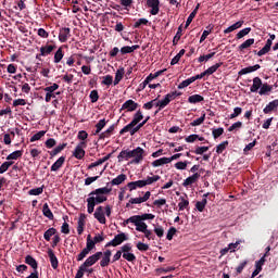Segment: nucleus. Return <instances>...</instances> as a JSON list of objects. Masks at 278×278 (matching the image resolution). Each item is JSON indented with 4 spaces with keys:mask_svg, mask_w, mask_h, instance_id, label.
<instances>
[{
    "mask_svg": "<svg viewBox=\"0 0 278 278\" xmlns=\"http://www.w3.org/2000/svg\"><path fill=\"white\" fill-rule=\"evenodd\" d=\"M112 187L110 182H106L105 187H98L90 191L89 197L87 198V212L88 214H93L96 204L105 202L108 200V193H111Z\"/></svg>",
    "mask_w": 278,
    "mask_h": 278,
    "instance_id": "obj_1",
    "label": "nucleus"
},
{
    "mask_svg": "<svg viewBox=\"0 0 278 278\" xmlns=\"http://www.w3.org/2000/svg\"><path fill=\"white\" fill-rule=\"evenodd\" d=\"M144 154V148L138 146L137 148H134V150H122L117 159L119 162L123 161L124 159H126V161H128V159H131L130 163L138 164L141 163V161H143Z\"/></svg>",
    "mask_w": 278,
    "mask_h": 278,
    "instance_id": "obj_2",
    "label": "nucleus"
},
{
    "mask_svg": "<svg viewBox=\"0 0 278 278\" xmlns=\"http://www.w3.org/2000/svg\"><path fill=\"white\" fill-rule=\"evenodd\" d=\"M101 257H103V253L101 251L94 253V255H90L89 257H87L84 264L79 266L75 278H83L85 275V270H87V266H94V264H97V262H99Z\"/></svg>",
    "mask_w": 278,
    "mask_h": 278,
    "instance_id": "obj_3",
    "label": "nucleus"
},
{
    "mask_svg": "<svg viewBox=\"0 0 278 278\" xmlns=\"http://www.w3.org/2000/svg\"><path fill=\"white\" fill-rule=\"evenodd\" d=\"M181 91H169V93H166L165 98L163 100H159V102L155 103V106H159L157 111H155V115L162 111V109H165L172 102V100H175L178 96H181Z\"/></svg>",
    "mask_w": 278,
    "mask_h": 278,
    "instance_id": "obj_4",
    "label": "nucleus"
},
{
    "mask_svg": "<svg viewBox=\"0 0 278 278\" xmlns=\"http://www.w3.org/2000/svg\"><path fill=\"white\" fill-rule=\"evenodd\" d=\"M128 240V235L126 232H117L111 241H108L105 244V248L109 249L110 247H121L123 242H126Z\"/></svg>",
    "mask_w": 278,
    "mask_h": 278,
    "instance_id": "obj_5",
    "label": "nucleus"
},
{
    "mask_svg": "<svg viewBox=\"0 0 278 278\" xmlns=\"http://www.w3.org/2000/svg\"><path fill=\"white\" fill-rule=\"evenodd\" d=\"M59 88L60 85L58 83H53V85H50L49 87H43V91H46V102H51L52 98H56V96H59L60 91H56Z\"/></svg>",
    "mask_w": 278,
    "mask_h": 278,
    "instance_id": "obj_6",
    "label": "nucleus"
},
{
    "mask_svg": "<svg viewBox=\"0 0 278 278\" xmlns=\"http://www.w3.org/2000/svg\"><path fill=\"white\" fill-rule=\"evenodd\" d=\"M132 222L136 227V231H140L146 236L147 222H144L143 215H132Z\"/></svg>",
    "mask_w": 278,
    "mask_h": 278,
    "instance_id": "obj_7",
    "label": "nucleus"
},
{
    "mask_svg": "<svg viewBox=\"0 0 278 278\" xmlns=\"http://www.w3.org/2000/svg\"><path fill=\"white\" fill-rule=\"evenodd\" d=\"M151 198V191H146L143 195H139L137 198H130L126 203L127 208L132 206V204H141L142 202H147Z\"/></svg>",
    "mask_w": 278,
    "mask_h": 278,
    "instance_id": "obj_8",
    "label": "nucleus"
},
{
    "mask_svg": "<svg viewBox=\"0 0 278 278\" xmlns=\"http://www.w3.org/2000/svg\"><path fill=\"white\" fill-rule=\"evenodd\" d=\"M131 251V244H124V247H122L123 258L126 260L127 262H136L137 260L136 255H134Z\"/></svg>",
    "mask_w": 278,
    "mask_h": 278,
    "instance_id": "obj_9",
    "label": "nucleus"
},
{
    "mask_svg": "<svg viewBox=\"0 0 278 278\" xmlns=\"http://www.w3.org/2000/svg\"><path fill=\"white\" fill-rule=\"evenodd\" d=\"M85 148H87V141H79V143H77L73 152L75 159H84V156H86Z\"/></svg>",
    "mask_w": 278,
    "mask_h": 278,
    "instance_id": "obj_10",
    "label": "nucleus"
},
{
    "mask_svg": "<svg viewBox=\"0 0 278 278\" xmlns=\"http://www.w3.org/2000/svg\"><path fill=\"white\" fill-rule=\"evenodd\" d=\"M91 252V235H87L86 248L77 255V262H83Z\"/></svg>",
    "mask_w": 278,
    "mask_h": 278,
    "instance_id": "obj_11",
    "label": "nucleus"
},
{
    "mask_svg": "<svg viewBox=\"0 0 278 278\" xmlns=\"http://www.w3.org/2000/svg\"><path fill=\"white\" fill-rule=\"evenodd\" d=\"M93 216H94L96 220H98V223H100V225H105V223H106L105 211H104L103 206L101 205V202H100V205L97 206V208L93 213Z\"/></svg>",
    "mask_w": 278,
    "mask_h": 278,
    "instance_id": "obj_12",
    "label": "nucleus"
},
{
    "mask_svg": "<svg viewBox=\"0 0 278 278\" xmlns=\"http://www.w3.org/2000/svg\"><path fill=\"white\" fill-rule=\"evenodd\" d=\"M129 13L130 9L134 7V0H119V4H113L112 9L115 11H122L123 9Z\"/></svg>",
    "mask_w": 278,
    "mask_h": 278,
    "instance_id": "obj_13",
    "label": "nucleus"
},
{
    "mask_svg": "<svg viewBox=\"0 0 278 278\" xmlns=\"http://www.w3.org/2000/svg\"><path fill=\"white\" fill-rule=\"evenodd\" d=\"M142 119H143V113H142L141 109H138V111H136V113L134 114L135 134L138 132L140 130V128H142V124H141Z\"/></svg>",
    "mask_w": 278,
    "mask_h": 278,
    "instance_id": "obj_14",
    "label": "nucleus"
},
{
    "mask_svg": "<svg viewBox=\"0 0 278 278\" xmlns=\"http://www.w3.org/2000/svg\"><path fill=\"white\" fill-rule=\"evenodd\" d=\"M200 178H201V174L192 173L191 176H187V178H185V180L182 181V186L191 187L192 185H194V182H198V180H200Z\"/></svg>",
    "mask_w": 278,
    "mask_h": 278,
    "instance_id": "obj_15",
    "label": "nucleus"
},
{
    "mask_svg": "<svg viewBox=\"0 0 278 278\" xmlns=\"http://www.w3.org/2000/svg\"><path fill=\"white\" fill-rule=\"evenodd\" d=\"M105 240V235L103 232H98V235H94L93 239H91L90 235V250L93 251L97 247V244H100V242H104Z\"/></svg>",
    "mask_w": 278,
    "mask_h": 278,
    "instance_id": "obj_16",
    "label": "nucleus"
},
{
    "mask_svg": "<svg viewBox=\"0 0 278 278\" xmlns=\"http://www.w3.org/2000/svg\"><path fill=\"white\" fill-rule=\"evenodd\" d=\"M138 106H139V104H138V102H135V100H126L122 104L121 111L132 112V111H136L138 109Z\"/></svg>",
    "mask_w": 278,
    "mask_h": 278,
    "instance_id": "obj_17",
    "label": "nucleus"
},
{
    "mask_svg": "<svg viewBox=\"0 0 278 278\" xmlns=\"http://www.w3.org/2000/svg\"><path fill=\"white\" fill-rule=\"evenodd\" d=\"M86 220H87V215L86 213H80L79 218H78V225H77V233L78 236H83L86 227Z\"/></svg>",
    "mask_w": 278,
    "mask_h": 278,
    "instance_id": "obj_18",
    "label": "nucleus"
},
{
    "mask_svg": "<svg viewBox=\"0 0 278 278\" xmlns=\"http://www.w3.org/2000/svg\"><path fill=\"white\" fill-rule=\"evenodd\" d=\"M147 4L151 9V15H157L160 13V0H147Z\"/></svg>",
    "mask_w": 278,
    "mask_h": 278,
    "instance_id": "obj_19",
    "label": "nucleus"
},
{
    "mask_svg": "<svg viewBox=\"0 0 278 278\" xmlns=\"http://www.w3.org/2000/svg\"><path fill=\"white\" fill-rule=\"evenodd\" d=\"M126 132H129L131 136L136 135V128H135V121L134 117L129 122V124H126L123 128L119 130V135H125Z\"/></svg>",
    "mask_w": 278,
    "mask_h": 278,
    "instance_id": "obj_20",
    "label": "nucleus"
},
{
    "mask_svg": "<svg viewBox=\"0 0 278 278\" xmlns=\"http://www.w3.org/2000/svg\"><path fill=\"white\" fill-rule=\"evenodd\" d=\"M56 48H58V46L55 43H53V45L47 43L46 46H41L40 56H48L49 54H51V52L56 50Z\"/></svg>",
    "mask_w": 278,
    "mask_h": 278,
    "instance_id": "obj_21",
    "label": "nucleus"
},
{
    "mask_svg": "<svg viewBox=\"0 0 278 278\" xmlns=\"http://www.w3.org/2000/svg\"><path fill=\"white\" fill-rule=\"evenodd\" d=\"M70 37H72L71 28H67V27L60 28L59 40L62 43H65L67 41V39H70Z\"/></svg>",
    "mask_w": 278,
    "mask_h": 278,
    "instance_id": "obj_22",
    "label": "nucleus"
},
{
    "mask_svg": "<svg viewBox=\"0 0 278 278\" xmlns=\"http://www.w3.org/2000/svg\"><path fill=\"white\" fill-rule=\"evenodd\" d=\"M48 257L53 270H56V268H59V260L52 249H48Z\"/></svg>",
    "mask_w": 278,
    "mask_h": 278,
    "instance_id": "obj_23",
    "label": "nucleus"
},
{
    "mask_svg": "<svg viewBox=\"0 0 278 278\" xmlns=\"http://www.w3.org/2000/svg\"><path fill=\"white\" fill-rule=\"evenodd\" d=\"M210 195V192L204 193L202 200H198V202H195V210H198V212H204L205 206L207 204V197Z\"/></svg>",
    "mask_w": 278,
    "mask_h": 278,
    "instance_id": "obj_24",
    "label": "nucleus"
},
{
    "mask_svg": "<svg viewBox=\"0 0 278 278\" xmlns=\"http://www.w3.org/2000/svg\"><path fill=\"white\" fill-rule=\"evenodd\" d=\"M263 86V80L260 76H255L253 78V85L250 87V91H252L253 93L257 92L258 90L261 91Z\"/></svg>",
    "mask_w": 278,
    "mask_h": 278,
    "instance_id": "obj_25",
    "label": "nucleus"
},
{
    "mask_svg": "<svg viewBox=\"0 0 278 278\" xmlns=\"http://www.w3.org/2000/svg\"><path fill=\"white\" fill-rule=\"evenodd\" d=\"M127 187L129 191H134V189H137L138 187H146V179L130 180L127 182Z\"/></svg>",
    "mask_w": 278,
    "mask_h": 278,
    "instance_id": "obj_26",
    "label": "nucleus"
},
{
    "mask_svg": "<svg viewBox=\"0 0 278 278\" xmlns=\"http://www.w3.org/2000/svg\"><path fill=\"white\" fill-rule=\"evenodd\" d=\"M65 161H66V156H64V155L59 156V159H56V161H54V163H52L51 172H58V169L63 167Z\"/></svg>",
    "mask_w": 278,
    "mask_h": 278,
    "instance_id": "obj_27",
    "label": "nucleus"
},
{
    "mask_svg": "<svg viewBox=\"0 0 278 278\" xmlns=\"http://www.w3.org/2000/svg\"><path fill=\"white\" fill-rule=\"evenodd\" d=\"M111 256H112V251H110V250H108L103 253V257L100 262L101 268H105V267L110 266Z\"/></svg>",
    "mask_w": 278,
    "mask_h": 278,
    "instance_id": "obj_28",
    "label": "nucleus"
},
{
    "mask_svg": "<svg viewBox=\"0 0 278 278\" xmlns=\"http://www.w3.org/2000/svg\"><path fill=\"white\" fill-rule=\"evenodd\" d=\"M257 70H261V65L256 63L255 65H249L248 67H242L240 70L239 75L243 76L244 74H251L252 72H256Z\"/></svg>",
    "mask_w": 278,
    "mask_h": 278,
    "instance_id": "obj_29",
    "label": "nucleus"
},
{
    "mask_svg": "<svg viewBox=\"0 0 278 278\" xmlns=\"http://www.w3.org/2000/svg\"><path fill=\"white\" fill-rule=\"evenodd\" d=\"M42 214L43 216H46V218H48L49 220H54V213L53 211H51L48 202H45L43 206H42Z\"/></svg>",
    "mask_w": 278,
    "mask_h": 278,
    "instance_id": "obj_30",
    "label": "nucleus"
},
{
    "mask_svg": "<svg viewBox=\"0 0 278 278\" xmlns=\"http://www.w3.org/2000/svg\"><path fill=\"white\" fill-rule=\"evenodd\" d=\"M270 48H271V38L269 35V39H267L265 46L261 50H258L257 55L263 56L264 54H267L268 52H270Z\"/></svg>",
    "mask_w": 278,
    "mask_h": 278,
    "instance_id": "obj_31",
    "label": "nucleus"
},
{
    "mask_svg": "<svg viewBox=\"0 0 278 278\" xmlns=\"http://www.w3.org/2000/svg\"><path fill=\"white\" fill-rule=\"evenodd\" d=\"M254 43H255L254 38L247 39L245 41H243V43H240V46H238V50L240 52H243L244 50H248L249 48H251V46H253Z\"/></svg>",
    "mask_w": 278,
    "mask_h": 278,
    "instance_id": "obj_32",
    "label": "nucleus"
},
{
    "mask_svg": "<svg viewBox=\"0 0 278 278\" xmlns=\"http://www.w3.org/2000/svg\"><path fill=\"white\" fill-rule=\"evenodd\" d=\"M25 262L34 269V271H38V262L37 260H35V257H33L31 255H26Z\"/></svg>",
    "mask_w": 278,
    "mask_h": 278,
    "instance_id": "obj_33",
    "label": "nucleus"
},
{
    "mask_svg": "<svg viewBox=\"0 0 278 278\" xmlns=\"http://www.w3.org/2000/svg\"><path fill=\"white\" fill-rule=\"evenodd\" d=\"M55 233H56V228H54V226H51V228H48L47 230H45L43 239L47 242H50L51 238H53V236H55Z\"/></svg>",
    "mask_w": 278,
    "mask_h": 278,
    "instance_id": "obj_34",
    "label": "nucleus"
},
{
    "mask_svg": "<svg viewBox=\"0 0 278 278\" xmlns=\"http://www.w3.org/2000/svg\"><path fill=\"white\" fill-rule=\"evenodd\" d=\"M203 101H204V96H201L200 93H193L188 98V102L191 104H198L199 102H203Z\"/></svg>",
    "mask_w": 278,
    "mask_h": 278,
    "instance_id": "obj_35",
    "label": "nucleus"
},
{
    "mask_svg": "<svg viewBox=\"0 0 278 278\" xmlns=\"http://www.w3.org/2000/svg\"><path fill=\"white\" fill-rule=\"evenodd\" d=\"M172 159H168V156H161L160 159H155L152 161L153 167H160V165H165L166 163H170Z\"/></svg>",
    "mask_w": 278,
    "mask_h": 278,
    "instance_id": "obj_36",
    "label": "nucleus"
},
{
    "mask_svg": "<svg viewBox=\"0 0 278 278\" xmlns=\"http://www.w3.org/2000/svg\"><path fill=\"white\" fill-rule=\"evenodd\" d=\"M63 224L61 226V233H65V236H68V233H71V228H70V224L68 222V215H64L63 217Z\"/></svg>",
    "mask_w": 278,
    "mask_h": 278,
    "instance_id": "obj_37",
    "label": "nucleus"
},
{
    "mask_svg": "<svg viewBox=\"0 0 278 278\" xmlns=\"http://www.w3.org/2000/svg\"><path fill=\"white\" fill-rule=\"evenodd\" d=\"M277 106H278V99L271 100V102H268V104H266V106L263 109V112L271 113L273 111H275V109H277Z\"/></svg>",
    "mask_w": 278,
    "mask_h": 278,
    "instance_id": "obj_38",
    "label": "nucleus"
},
{
    "mask_svg": "<svg viewBox=\"0 0 278 278\" xmlns=\"http://www.w3.org/2000/svg\"><path fill=\"white\" fill-rule=\"evenodd\" d=\"M66 146H67V143H60L59 146H56L55 148L50 150L49 154H50L51 159H53V156H56V154L62 152L64 150V148H66Z\"/></svg>",
    "mask_w": 278,
    "mask_h": 278,
    "instance_id": "obj_39",
    "label": "nucleus"
},
{
    "mask_svg": "<svg viewBox=\"0 0 278 278\" xmlns=\"http://www.w3.org/2000/svg\"><path fill=\"white\" fill-rule=\"evenodd\" d=\"M115 128H116L115 124H112L111 126H109V128H106V130H104L103 132H100L99 138L105 139V137H111Z\"/></svg>",
    "mask_w": 278,
    "mask_h": 278,
    "instance_id": "obj_40",
    "label": "nucleus"
},
{
    "mask_svg": "<svg viewBox=\"0 0 278 278\" xmlns=\"http://www.w3.org/2000/svg\"><path fill=\"white\" fill-rule=\"evenodd\" d=\"M200 9V4H197L195 9H193V11L190 13V15L187 17V22L185 24V28H188V26H190V24L193 22L198 11Z\"/></svg>",
    "mask_w": 278,
    "mask_h": 278,
    "instance_id": "obj_41",
    "label": "nucleus"
},
{
    "mask_svg": "<svg viewBox=\"0 0 278 278\" xmlns=\"http://www.w3.org/2000/svg\"><path fill=\"white\" fill-rule=\"evenodd\" d=\"M140 46L135 45V46H123L121 48L122 54H130L131 52H135V50H139Z\"/></svg>",
    "mask_w": 278,
    "mask_h": 278,
    "instance_id": "obj_42",
    "label": "nucleus"
},
{
    "mask_svg": "<svg viewBox=\"0 0 278 278\" xmlns=\"http://www.w3.org/2000/svg\"><path fill=\"white\" fill-rule=\"evenodd\" d=\"M190 202L188 198H184V195L180 197V202H178L179 212H185V210H188Z\"/></svg>",
    "mask_w": 278,
    "mask_h": 278,
    "instance_id": "obj_43",
    "label": "nucleus"
},
{
    "mask_svg": "<svg viewBox=\"0 0 278 278\" xmlns=\"http://www.w3.org/2000/svg\"><path fill=\"white\" fill-rule=\"evenodd\" d=\"M270 91H273V86L268 85V83H262V87L258 91L260 96H267Z\"/></svg>",
    "mask_w": 278,
    "mask_h": 278,
    "instance_id": "obj_44",
    "label": "nucleus"
},
{
    "mask_svg": "<svg viewBox=\"0 0 278 278\" xmlns=\"http://www.w3.org/2000/svg\"><path fill=\"white\" fill-rule=\"evenodd\" d=\"M124 74H125L124 67H119V68L116 71V74H115L114 85H118V84L121 83V80H123Z\"/></svg>",
    "mask_w": 278,
    "mask_h": 278,
    "instance_id": "obj_45",
    "label": "nucleus"
},
{
    "mask_svg": "<svg viewBox=\"0 0 278 278\" xmlns=\"http://www.w3.org/2000/svg\"><path fill=\"white\" fill-rule=\"evenodd\" d=\"M108 122L105 118L103 119H99V122L96 124V130L93 132V135H99V132H101V130H103L104 126H106Z\"/></svg>",
    "mask_w": 278,
    "mask_h": 278,
    "instance_id": "obj_46",
    "label": "nucleus"
},
{
    "mask_svg": "<svg viewBox=\"0 0 278 278\" xmlns=\"http://www.w3.org/2000/svg\"><path fill=\"white\" fill-rule=\"evenodd\" d=\"M23 152L24 150H14L11 154H8L7 159H9V161H14L23 156Z\"/></svg>",
    "mask_w": 278,
    "mask_h": 278,
    "instance_id": "obj_47",
    "label": "nucleus"
},
{
    "mask_svg": "<svg viewBox=\"0 0 278 278\" xmlns=\"http://www.w3.org/2000/svg\"><path fill=\"white\" fill-rule=\"evenodd\" d=\"M126 178V174H118V176L111 180V185H122V182H124Z\"/></svg>",
    "mask_w": 278,
    "mask_h": 278,
    "instance_id": "obj_48",
    "label": "nucleus"
},
{
    "mask_svg": "<svg viewBox=\"0 0 278 278\" xmlns=\"http://www.w3.org/2000/svg\"><path fill=\"white\" fill-rule=\"evenodd\" d=\"M64 56L63 48H58L56 52L54 53L53 61L54 63H60Z\"/></svg>",
    "mask_w": 278,
    "mask_h": 278,
    "instance_id": "obj_49",
    "label": "nucleus"
},
{
    "mask_svg": "<svg viewBox=\"0 0 278 278\" xmlns=\"http://www.w3.org/2000/svg\"><path fill=\"white\" fill-rule=\"evenodd\" d=\"M14 161H10V159H7L2 165H0V174H4V172H8L9 167L13 165Z\"/></svg>",
    "mask_w": 278,
    "mask_h": 278,
    "instance_id": "obj_50",
    "label": "nucleus"
},
{
    "mask_svg": "<svg viewBox=\"0 0 278 278\" xmlns=\"http://www.w3.org/2000/svg\"><path fill=\"white\" fill-rule=\"evenodd\" d=\"M45 185H41V187H34L33 189L28 190V193L30 195H40V193H43Z\"/></svg>",
    "mask_w": 278,
    "mask_h": 278,
    "instance_id": "obj_51",
    "label": "nucleus"
},
{
    "mask_svg": "<svg viewBox=\"0 0 278 278\" xmlns=\"http://www.w3.org/2000/svg\"><path fill=\"white\" fill-rule=\"evenodd\" d=\"M193 76H191L190 78H186L185 80H182V83H179L178 85V89H185V87H189V85H191L192 83H194Z\"/></svg>",
    "mask_w": 278,
    "mask_h": 278,
    "instance_id": "obj_52",
    "label": "nucleus"
},
{
    "mask_svg": "<svg viewBox=\"0 0 278 278\" xmlns=\"http://www.w3.org/2000/svg\"><path fill=\"white\" fill-rule=\"evenodd\" d=\"M251 30H252L251 27L242 28V30H239V33H237L236 38L243 39V37H245L247 35H250Z\"/></svg>",
    "mask_w": 278,
    "mask_h": 278,
    "instance_id": "obj_53",
    "label": "nucleus"
},
{
    "mask_svg": "<svg viewBox=\"0 0 278 278\" xmlns=\"http://www.w3.org/2000/svg\"><path fill=\"white\" fill-rule=\"evenodd\" d=\"M227 146H229V141H222V143H218L216 146V152L217 154H222L224 152V150H226Z\"/></svg>",
    "mask_w": 278,
    "mask_h": 278,
    "instance_id": "obj_54",
    "label": "nucleus"
},
{
    "mask_svg": "<svg viewBox=\"0 0 278 278\" xmlns=\"http://www.w3.org/2000/svg\"><path fill=\"white\" fill-rule=\"evenodd\" d=\"M161 176L159 174H155L154 176H148L144 179L146 186L152 185L153 182H156V180H160Z\"/></svg>",
    "mask_w": 278,
    "mask_h": 278,
    "instance_id": "obj_55",
    "label": "nucleus"
},
{
    "mask_svg": "<svg viewBox=\"0 0 278 278\" xmlns=\"http://www.w3.org/2000/svg\"><path fill=\"white\" fill-rule=\"evenodd\" d=\"M205 117H206V113H202V115L200 117H198L197 119H193V122H191V126H200L201 124H203L205 122Z\"/></svg>",
    "mask_w": 278,
    "mask_h": 278,
    "instance_id": "obj_56",
    "label": "nucleus"
},
{
    "mask_svg": "<svg viewBox=\"0 0 278 278\" xmlns=\"http://www.w3.org/2000/svg\"><path fill=\"white\" fill-rule=\"evenodd\" d=\"M149 24V20H147L146 17H140V20H138L137 22H135L134 24V28H140V26H148Z\"/></svg>",
    "mask_w": 278,
    "mask_h": 278,
    "instance_id": "obj_57",
    "label": "nucleus"
},
{
    "mask_svg": "<svg viewBox=\"0 0 278 278\" xmlns=\"http://www.w3.org/2000/svg\"><path fill=\"white\" fill-rule=\"evenodd\" d=\"M211 33H213V27L207 26V29L204 30L202 33V36L200 37V43H203V41H205V39H207L208 35H211Z\"/></svg>",
    "mask_w": 278,
    "mask_h": 278,
    "instance_id": "obj_58",
    "label": "nucleus"
},
{
    "mask_svg": "<svg viewBox=\"0 0 278 278\" xmlns=\"http://www.w3.org/2000/svg\"><path fill=\"white\" fill-rule=\"evenodd\" d=\"M181 35H182V26H179L175 37L173 38L174 46H177L178 41H180Z\"/></svg>",
    "mask_w": 278,
    "mask_h": 278,
    "instance_id": "obj_59",
    "label": "nucleus"
},
{
    "mask_svg": "<svg viewBox=\"0 0 278 278\" xmlns=\"http://www.w3.org/2000/svg\"><path fill=\"white\" fill-rule=\"evenodd\" d=\"M114 83V77L111 74H106V76H103L102 85H106L110 87Z\"/></svg>",
    "mask_w": 278,
    "mask_h": 278,
    "instance_id": "obj_60",
    "label": "nucleus"
},
{
    "mask_svg": "<svg viewBox=\"0 0 278 278\" xmlns=\"http://www.w3.org/2000/svg\"><path fill=\"white\" fill-rule=\"evenodd\" d=\"M224 132H225V128H223V127L213 128V130H212V135H213L214 139H217L218 137L224 135Z\"/></svg>",
    "mask_w": 278,
    "mask_h": 278,
    "instance_id": "obj_61",
    "label": "nucleus"
},
{
    "mask_svg": "<svg viewBox=\"0 0 278 278\" xmlns=\"http://www.w3.org/2000/svg\"><path fill=\"white\" fill-rule=\"evenodd\" d=\"M46 132L47 130H39L38 132H35V135L30 137V141H38L41 137H45Z\"/></svg>",
    "mask_w": 278,
    "mask_h": 278,
    "instance_id": "obj_62",
    "label": "nucleus"
},
{
    "mask_svg": "<svg viewBox=\"0 0 278 278\" xmlns=\"http://www.w3.org/2000/svg\"><path fill=\"white\" fill-rule=\"evenodd\" d=\"M207 150H210L208 146H198L195 150H193V152H195V154L204 155V153L207 152Z\"/></svg>",
    "mask_w": 278,
    "mask_h": 278,
    "instance_id": "obj_63",
    "label": "nucleus"
},
{
    "mask_svg": "<svg viewBox=\"0 0 278 278\" xmlns=\"http://www.w3.org/2000/svg\"><path fill=\"white\" fill-rule=\"evenodd\" d=\"M89 98H90L91 102H98V100H99L98 89H92V91H90Z\"/></svg>",
    "mask_w": 278,
    "mask_h": 278,
    "instance_id": "obj_64",
    "label": "nucleus"
}]
</instances>
